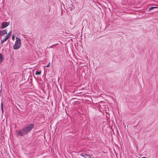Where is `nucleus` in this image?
<instances>
[{
  "label": "nucleus",
  "instance_id": "nucleus-1",
  "mask_svg": "<svg viewBox=\"0 0 158 158\" xmlns=\"http://www.w3.org/2000/svg\"><path fill=\"white\" fill-rule=\"evenodd\" d=\"M34 125L30 124L26 126L23 129L19 130L17 132L18 135L22 136L25 135L30 132L34 128Z\"/></svg>",
  "mask_w": 158,
  "mask_h": 158
},
{
  "label": "nucleus",
  "instance_id": "nucleus-2",
  "mask_svg": "<svg viewBox=\"0 0 158 158\" xmlns=\"http://www.w3.org/2000/svg\"><path fill=\"white\" fill-rule=\"evenodd\" d=\"M16 40L13 47V48L15 50H17L20 48L21 46V40L20 38L16 37Z\"/></svg>",
  "mask_w": 158,
  "mask_h": 158
},
{
  "label": "nucleus",
  "instance_id": "nucleus-3",
  "mask_svg": "<svg viewBox=\"0 0 158 158\" xmlns=\"http://www.w3.org/2000/svg\"><path fill=\"white\" fill-rule=\"evenodd\" d=\"M9 24V23L4 22L1 23V28L4 29L7 27Z\"/></svg>",
  "mask_w": 158,
  "mask_h": 158
},
{
  "label": "nucleus",
  "instance_id": "nucleus-4",
  "mask_svg": "<svg viewBox=\"0 0 158 158\" xmlns=\"http://www.w3.org/2000/svg\"><path fill=\"white\" fill-rule=\"evenodd\" d=\"M80 155L81 156L84 157L85 158H91V157L90 156L85 153H82Z\"/></svg>",
  "mask_w": 158,
  "mask_h": 158
},
{
  "label": "nucleus",
  "instance_id": "nucleus-5",
  "mask_svg": "<svg viewBox=\"0 0 158 158\" xmlns=\"http://www.w3.org/2000/svg\"><path fill=\"white\" fill-rule=\"evenodd\" d=\"M7 33V31L6 30L0 31V36H2Z\"/></svg>",
  "mask_w": 158,
  "mask_h": 158
},
{
  "label": "nucleus",
  "instance_id": "nucleus-6",
  "mask_svg": "<svg viewBox=\"0 0 158 158\" xmlns=\"http://www.w3.org/2000/svg\"><path fill=\"white\" fill-rule=\"evenodd\" d=\"M11 34V32L10 31L8 33V34L6 35V37H5V38L6 39V40L10 37Z\"/></svg>",
  "mask_w": 158,
  "mask_h": 158
},
{
  "label": "nucleus",
  "instance_id": "nucleus-7",
  "mask_svg": "<svg viewBox=\"0 0 158 158\" xmlns=\"http://www.w3.org/2000/svg\"><path fill=\"white\" fill-rule=\"evenodd\" d=\"M11 34V32L10 31L8 33V34L6 35V37H5V38L6 39V40L10 37Z\"/></svg>",
  "mask_w": 158,
  "mask_h": 158
},
{
  "label": "nucleus",
  "instance_id": "nucleus-8",
  "mask_svg": "<svg viewBox=\"0 0 158 158\" xmlns=\"http://www.w3.org/2000/svg\"><path fill=\"white\" fill-rule=\"evenodd\" d=\"M3 56L1 54H0V62H1L3 60Z\"/></svg>",
  "mask_w": 158,
  "mask_h": 158
},
{
  "label": "nucleus",
  "instance_id": "nucleus-9",
  "mask_svg": "<svg viewBox=\"0 0 158 158\" xmlns=\"http://www.w3.org/2000/svg\"><path fill=\"white\" fill-rule=\"evenodd\" d=\"M157 7H152L149 8L148 11H151L154 8H156Z\"/></svg>",
  "mask_w": 158,
  "mask_h": 158
},
{
  "label": "nucleus",
  "instance_id": "nucleus-10",
  "mask_svg": "<svg viewBox=\"0 0 158 158\" xmlns=\"http://www.w3.org/2000/svg\"><path fill=\"white\" fill-rule=\"evenodd\" d=\"M40 73H41V72L40 71L39 72L38 71H36L35 73V75H39L40 74Z\"/></svg>",
  "mask_w": 158,
  "mask_h": 158
},
{
  "label": "nucleus",
  "instance_id": "nucleus-11",
  "mask_svg": "<svg viewBox=\"0 0 158 158\" xmlns=\"http://www.w3.org/2000/svg\"><path fill=\"white\" fill-rule=\"evenodd\" d=\"M6 40V39L5 38L1 40V44H2Z\"/></svg>",
  "mask_w": 158,
  "mask_h": 158
},
{
  "label": "nucleus",
  "instance_id": "nucleus-12",
  "mask_svg": "<svg viewBox=\"0 0 158 158\" xmlns=\"http://www.w3.org/2000/svg\"><path fill=\"white\" fill-rule=\"evenodd\" d=\"M15 36L14 35H13L12 36V39L13 40H14V39H15Z\"/></svg>",
  "mask_w": 158,
  "mask_h": 158
},
{
  "label": "nucleus",
  "instance_id": "nucleus-13",
  "mask_svg": "<svg viewBox=\"0 0 158 158\" xmlns=\"http://www.w3.org/2000/svg\"><path fill=\"white\" fill-rule=\"evenodd\" d=\"M1 109L2 110V111H3V105H2V103L1 104Z\"/></svg>",
  "mask_w": 158,
  "mask_h": 158
},
{
  "label": "nucleus",
  "instance_id": "nucleus-14",
  "mask_svg": "<svg viewBox=\"0 0 158 158\" xmlns=\"http://www.w3.org/2000/svg\"><path fill=\"white\" fill-rule=\"evenodd\" d=\"M49 65H50V64H49V63L48 64V65H47L46 67H48L49 66Z\"/></svg>",
  "mask_w": 158,
  "mask_h": 158
},
{
  "label": "nucleus",
  "instance_id": "nucleus-15",
  "mask_svg": "<svg viewBox=\"0 0 158 158\" xmlns=\"http://www.w3.org/2000/svg\"><path fill=\"white\" fill-rule=\"evenodd\" d=\"M142 158H146V157H142Z\"/></svg>",
  "mask_w": 158,
  "mask_h": 158
}]
</instances>
